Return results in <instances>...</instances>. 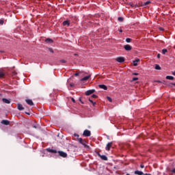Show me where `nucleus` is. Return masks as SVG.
Wrapping results in <instances>:
<instances>
[{"label":"nucleus","mask_w":175,"mask_h":175,"mask_svg":"<svg viewBox=\"0 0 175 175\" xmlns=\"http://www.w3.org/2000/svg\"><path fill=\"white\" fill-rule=\"evenodd\" d=\"M77 142L82 144V146H84V147H87V141L83 139V138H77Z\"/></svg>","instance_id":"f257e3e1"},{"label":"nucleus","mask_w":175,"mask_h":175,"mask_svg":"<svg viewBox=\"0 0 175 175\" xmlns=\"http://www.w3.org/2000/svg\"><path fill=\"white\" fill-rule=\"evenodd\" d=\"M83 135L85 136V137H90V136H91V131L86 129L83 131Z\"/></svg>","instance_id":"f03ea898"},{"label":"nucleus","mask_w":175,"mask_h":175,"mask_svg":"<svg viewBox=\"0 0 175 175\" xmlns=\"http://www.w3.org/2000/svg\"><path fill=\"white\" fill-rule=\"evenodd\" d=\"M96 154L103 161H107V157L106 155H102L99 152H96Z\"/></svg>","instance_id":"7ed1b4c3"},{"label":"nucleus","mask_w":175,"mask_h":175,"mask_svg":"<svg viewBox=\"0 0 175 175\" xmlns=\"http://www.w3.org/2000/svg\"><path fill=\"white\" fill-rule=\"evenodd\" d=\"M58 153L60 157H62V158H66V157H68V154H66V152L59 151Z\"/></svg>","instance_id":"20e7f679"},{"label":"nucleus","mask_w":175,"mask_h":175,"mask_svg":"<svg viewBox=\"0 0 175 175\" xmlns=\"http://www.w3.org/2000/svg\"><path fill=\"white\" fill-rule=\"evenodd\" d=\"M124 49L126 51H131V50H132V46L129 44H126L124 46Z\"/></svg>","instance_id":"39448f33"},{"label":"nucleus","mask_w":175,"mask_h":175,"mask_svg":"<svg viewBox=\"0 0 175 175\" xmlns=\"http://www.w3.org/2000/svg\"><path fill=\"white\" fill-rule=\"evenodd\" d=\"M117 62H120V64H122V62H125V59L123 57H119L116 58Z\"/></svg>","instance_id":"423d86ee"},{"label":"nucleus","mask_w":175,"mask_h":175,"mask_svg":"<svg viewBox=\"0 0 175 175\" xmlns=\"http://www.w3.org/2000/svg\"><path fill=\"white\" fill-rule=\"evenodd\" d=\"M113 146V142H109L107 144V146L105 148V150H107V151H110V148H111V146Z\"/></svg>","instance_id":"0eeeda50"},{"label":"nucleus","mask_w":175,"mask_h":175,"mask_svg":"<svg viewBox=\"0 0 175 175\" xmlns=\"http://www.w3.org/2000/svg\"><path fill=\"white\" fill-rule=\"evenodd\" d=\"M26 103L29 105V106H33V102L31 99H26L25 100Z\"/></svg>","instance_id":"6e6552de"},{"label":"nucleus","mask_w":175,"mask_h":175,"mask_svg":"<svg viewBox=\"0 0 175 175\" xmlns=\"http://www.w3.org/2000/svg\"><path fill=\"white\" fill-rule=\"evenodd\" d=\"M94 92H95V90H90L85 92V95H87L88 96L91 95L92 94H94Z\"/></svg>","instance_id":"1a4fd4ad"},{"label":"nucleus","mask_w":175,"mask_h":175,"mask_svg":"<svg viewBox=\"0 0 175 175\" xmlns=\"http://www.w3.org/2000/svg\"><path fill=\"white\" fill-rule=\"evenodd\" d=\"M46 151H48V152H51V154H57V150L47 148Z\"/></svg>","instance_id":"9d476101"},{"label":"nucleus","mask_w":175,"mask_h":175,"mask_svg":"<svg viewBox=\"0 0 175 175\" xmlns=\"http://www.w3.org/2000/svg\"><path fill=\"white\" fill-rule=\"evenodd\" d=\"M63 25L65 27L66 25H67V27H69V25H70V21H64L62 23Z\"/></svg>","instance_id":"9b49d317"},{"label":"nucleus","mask_w":175,"mask_h":175,"mask_svg":"<svg viewBox=\"0 0 175 175\" xmlns=\"http://www.w3.org/2000/svg\"><path fill=\"white\" fill-rule=\"evenodd\" d=\"M1 124H3V125H9L10 124V122L7 120H3L1 121Z\"/></svg>","instance_id":"f8f14e48"},{"label":"nucleus","mask_w":175,"mask_h":175,"mask_svg":"<svg viewBox=\"0 0 175 175\" xmlns=\"http://www.w3.org/2000/svg\"><path fill=\"white\" fill-rule=\"evenodd\" d=\"M98 87L99 88L105 90V91L107 90V86H106V85H99Z\"/></svg>","instance_id":"ddd939ff"},{"label":"nucleus","mask_w":175,"mask_h":175,"mask_svg":"<svg viewBox=\"0 0 175 175\" xmlns=\"http://www.w3.org/2000/svg\"><path fill=\"white\" fill-rule=\"evenodd\" d=\"M90 77H91L90 75L86 76V77L82 78L81 79V81H87V80H88V79H90Z\"/></svg>","instance_id":"4468645a"},{"label":"nucleus","mask_w":175,"mask_h":175,"mask_svg":"<svg viewBox=\"0 0 175 175\" xmlns=\"http://www.w3.org/2000/svg\"><path fill=\"white\" fill-rule=\"evenodd\" d=\"M140 62V59H137L135 60H134L133 62V66H137V62Z\"/></svg>","instance_id":"2eb2a0df"},{"label":"nucleus","mask_w":175,"mask_h":175,"mask_svg":"<svg viewBox=\"0 0 175 175\" xmlns=\"http://www.w3.org/2000/svg\"><path fill=\"white\" fill-rule=\"evenodd\" d=\"M150 3H151V1H146L145 3H142L141 5H142V6H147L148 5H150Z\"/></svg>","instance_id":"dca6fc26"},{"label":"nucleus","mask_w":175,"mask_h":175,"mask_svg":"<svg viewBox=\"0 0 175 175\" xmlns=\"http://www.w3.org/2000/svg\"><path fill=\"white\" fill-rule=\"evenodd\" d=\"M165 79L167 80H174V77L167 75V76H166Z\"/></svg>","instance_id":"f3484780"},{"label":"nucleus","mask_w":175,"mask_h":175,"mask_svg":"<svg viewBox=\"0 0 175 175\" xmlns=\"http://www.w3.org/2000/svg\"><path fill=\"white\" fill-rule=\"evenodd\" d=\"M17 107H18V110H20V111L24 110V108L23 107V105L21 104H18Z\"/></svg>","instance_id":"a211bd4d"},{"label":"nucleus","mask_w":175,"mask_h":175,"mask_svg":"<svg viewBox=\"0 0 175 175\" xmlns=\"http://www.w3.org/2000/svg\"><path fill=\"white\" fill-rule=\"evenodd\" d=\"M3 102L4 103H7L8 105H9V103H10V100L6 99V98H3Z\"/></svg>","instance_id":"6ab92c4d"},{"label":"nucleus","mask_w":175,"mask_h":175,"mask_svg":"<svg viewBox=\"0 0 175 175\" xmlns=\"http://www.w3.org/2000/svg\"><path fill=\"white\" fill-rule=\"evenodd\" d=\"M45 42H46V43H53V40L52 39H51V38H46V40H45Z\"/></svg>","instance_id":"aec40b11"},{"label":"nucleus","mask_w":175,"mask_h":175,"mask_svg":"<svg viewBox=\"0 0 175 175\" xmlns=\"http://www.w3.org/2000/svg\"><path fill=\"white\" fill-rule=\"evenodd\" d=\"M89 102L92 104L93 106H95L96 105V102H94L91 98H89Z\"/></svg>","instance_id":"412c9836"},{"label":"nucleus","mask_w":175,"mask_h":175,"mask_svg":"<svg viewBox=\"0 0 175 175\" xmlns=\"http://www.w3.org/2000/svg\"><path fill=\"white\" fill-rule=\"evenodd\" d=\"M154 69H156V70H161V66L158 64H156Z\"/></svg>","instance_id":"4be33fe9"},{"label":"nucleus","mask_w":175,"mask_h":175,"mask_svg":"<svg viewBox=\"0 0 175 175\" xmlns=\"http://www.w3.org/2000/svg\"><path fill=\"white\" fill-rule=\"evenodd\" d=\"M5 77V72L0 71V79Z\"/></svg>","instance_id":"5701e85b"},{"label":"nucleus","mask_w":175,"mask_h":175,"mask_svg":"<svg viewBox=\"0 0 175 175\" xmlns=\"http://www.w3.org/2000/svg\"><path fill=\"white\" fill-rule=\"evenodd\" d=\"M118 21L122 22V21H124V18H122V17H118Z\"/></svg>","instance_id":"b1692460"},{"label":"nucleus","mask_w":175,"mask_h":175,"mask_svg":"<svg viewBox=\"0 0 175 175\" xmlns=\"http://www.w3.org/2000/svg\"><path fill=\"white\" fill-rule=\"evenodd\" d=\"M131 41H132V39H131V38H126V42L127 43H131Z\"/></svg>","instance_id":"393cba45"},{"label":"nucleus","mask_w":175,"mask_h":175,"mask_svg":"<svg viewBox=\"0 0 175 175\" xmlns=\"http://www.w3.org/2000/svg\"><path fill=\"white\" fill-rule=\"evenodd\" d=\"M167 53V49H163L162 50V54H166Z\"/></svg>","instance_id":"a878e982"},{"label":"nucleus","mask_w":175,"mask_h":175,"mask_svg":"<svg viewBox=\"0 0 175 175\" xmlns=\"http://www.w3.org/2000/svg\"><path fill=\"white\" fill-rule=\"evenodd\" d=\"M49 51H50V53H54V50H53V49L51 48H48Z\"/></svg>","instance_id":"bb28decb"},{"label":"nucleus","mask_w":175,"mask_h":175,"mask_svg":"<svg viewBox=\"0 0 175 175\" xmlns=\"http://www.w3.org/2000/svg\"><path fill=\"white\" fill-rule=\"evenodd\" d=\"M60 62H62V64H66V61L65 59H61Z\"/></svg>","instance_id":"cd10ccee"},{"label":"nucleus","mask_w":175,"mask_h":175,"mask_svg":"<svg viewBox=\"0 0 175 175\" xmlns=\"http://www.w3.org/2000/svg\"><path fill=\"white\" fill-rule=\"evenodd\" d=\"M3 23H4L3 20L0 19V25H3Z\"/></svg>","instance_id":"c85d7f7f"},{"label":"nucleus","mask_w":175,"mask_h":175,"mask_svg":"<svg viewBox=\"0 0 175 175\" xmlns=\"http://www.w3.org/2000/svg\"><path fill=\"white\" fill-rule=\"evenodd\" d=\"M137 80H139V78L137 77L133 78V81H137Z\"/></svg>","instance_id":"c756f323"},{"label":"nucleus","mask_w":175,"mask_h":175,"mask_svg":"<svg viewBox=\"0 0 175 175\" xmlns=\"http://www.w3.org/2000/svg\"><path fill=\"white\" fill-rule=\"evenodd\" d=\"M107 100H109V102H112L111 98L107 96Z\"/></svg>","instance_id":"7c9ffc66"},{"label":"nucleus","mask_w":175,"mask_h":175,"mask_svg":"<svg viewBox=\"0 0 175 175\" xmlns=\"http://www.w3.org/2000/svg\"><path fill=\"white\" fill-rule=\"evenodd\" d=\"M92 98H94L96 99V98H98V96H96V94H93L92 96Z\"/></svg>","instance_id":"2f4dec72"},{"label":"nucleus","mask_w":175,"mask_h":175,"mask_svg":"<svg viewBox=\"0 0 175 175\" xmlns=\"http://www.w3.org/2000/svg\"><path fill=\"white\" fill-rule=\"evenodd\" d=\"M74 136L75 137H77V139H79V135H78V134H74Z\"/></svg>","instance_id":"473e14b6"},{"label":"nucleus","mask_w":175,"mask_h":175,"mask_svg":"<svg viewBox=\"0 0 175 175\" xmlns=\"http://www.w3.org/2000/svg\"><path fill=\"white\" fill-rule=\"evenodd\" d=\"M71 100L72 102H73V103H76V100H75V98H72Z\"/></svg>","instance_id":"72a5a7b5"},{"label":"nucleus","mask_w":175,"mask_h":175,"mask_svg":"<svg viewBox=\"0 0 175 175\" xmlns=\"http://www.w3.org/2000/svg\"><path fill=\"white\" fill-rule=\"evenodd\" d=\"M80 73H81V72H76L75 74V76H79V75H80Z\"/></svg>","instance_id":"f704fd0d"},{"label":"nucleus","mask_w":175,"mask_h":175,"mask_svg":"<svg viewBox=\"0 0 175 175\" xmlns=\"http://www.w3.org/2000/svg\"><path fill=\"white\" fill-rule=\"evenodd\" d=\"M79 102H81V103H82V105H84V102H83V101L81 100V98H79Z\"/></svg>","instance_id":"c9c22d12"},{"label":"nucleus","mask_w":175,"mask_h":175,"mask_svg":"<svg viewBox=\"0 0 175 175\" xmlns=\"http://www.w3.org/2000/svg\"><path fill=\"white\" fill-rule=\"evenodd\" d=\"M133 76H137V75H139V73H137V72H134V73H133Z\"/></svg>","instance_id":"e433bc0d"},{"label":"nucleus","mask_w":175,"mask_h":175,"mask_svg":"<svg viewBox=\"0 0 175 175\" xmlns=\"http://www.w3.org/2000/svg\"><path fill=\"white\" fill-rule=\"evenodd\" d=\"M144 167V165L141 164V165H140V168H141V169H143Z\"/></svg>","instance_id":"4c0bfd02"},{"label":"nucleus","mask_w":175,"mask_h":175,"mask_svg":"<svg viewBox=\"0 0 175 175\" xmlns=\"http://www.w3.org/2000/svg\"><path fill=\"white\" fill-rule=\"evenodd\" d=\"M170 85H174V86H175V83H170Z\"/></svg>","instance_id":"58836bf2"},{"label":"nucleus","mask_w":175,"mask_h":175,"mask_svg":"<svg viewBox=\"0 0 175 175\" xmlns=\"http://www.w3.org/2000/svg\"><path fill=\"white\" fill-rule=\"evenodd\" d=\"M157 58H161V54H157Z\"/></svg>","instance_id":"ea45409f"},{"label":"nucleus","mask_w":175,"mask_h":175,"mask_svg":"<svg viewBox=\"0 0 175 175\" xmlns=\"http://www.w3.org/2000/svg\"><path fill=\"white\" fill-rule=\"evenodd\" d=\"M70 87H75V84H73V83H70Z\"/></svg>","instance_id":"a19ab883"},{"label":"nucleus","mask_w":175,"mask_h":175,"mask_svg":"<svg viewBox=\"0 0 175 175\" xmlns=\"http://www.w3.org/2000/svg\"><path fill=\"white\" fill-rule=\"evenodd\" d=\"M13 75H14V76H16V75H17V72H13Z\"/></svg>","instance_id":"79ce46f5"},{"label":"nucleus","mask_w":175,"mask_h":175,"mask_svg":"<svg viewBox=\"0 0 175 175\" xmlns=\"http://www.w3.org/2000/svg\"><path fill=\"white\" fill-rule=\"evenodd\" d=\"M25 114H27L28 116H30V113H29V112H25Z\"/></svg>","instance_id":"37998d69"},{"label":"nucleus","mask_w":175,"mask_h":175,"mask_svg":"<svg viewBox=\"0 0 175 175\" xmlns=\"http://www.w3.org/2000/svg\"><path fill=\"white\" fill-rule=\"evenodd\" d=\"M131 6L132 8H133V7L135 6V4L132 3V4H131Z\"/></svg>","instance_id":"c03bdc74"},{"label":"nucleus","mask_w":175,"mask_h":175,"mask_svg":"<svg viewBox=\"0 0 175 175\" xmlns=\"http://www.w3.org/2000/svg\"><path fill=\"white\" fill-rule=\"evenodd\" d=\"M172 75H173V76H175V71L172 72Z\"/></svg>","instance_id":"a18cd8bd"},{"label":"nucleus","mask_w":175,"mask_h":175,"mask_svg":"<svg viewBox=\"0 0 175 175\" xmlns=\"http://www.w3.org/2000/svg\"><path fill=\"white\" fill-rule=\"evenodd\" d=\"M33 128H35V129H36V126H33Z\"/></svg>","instance_id":"49530a36"},{"label":"nucleus","mask_w":175,"mask_h":175,"mask_svg":"<svg viewBox=\"0 0 175 175\" xmlns=\"http://www.w3.org/2000/svg\"><path fill=\"white\" fill-rule=\"evenodd\" d=\"M160 31H163V28H160Z\"/></svg>","instance_id":"de8ad7c7"},{"label":"nucleus","mask_w":175,"mask_h":175,"mask_svg":"<svg viewBox=\"0 0 175 175\" xmlns=\"http://www.w3.org/2000/svg\"><path fill=\"white\" fill-rule=\"evenodd\" d=\"M119 32H122V29L119 30Z\"/></svg>","instance_id":"09e8293b"},{"label":"nucleus","mask_w":175,"mask_h":175,"mask_svg":"<svg viewBox=\"0 0 175 175\" xmlns=\"http://www.w3.org/2000/svg\"><path fill=\"white\" fill-rule=\"evenodd\" d=\"M0 53H4L3 51H0Z\"/></svg>","instance_id":"8fccbe9b"},{"label":"nucleus","mask_w":175,"mask_h":175,"mask_svg":"<svg viewBox=\"0 0 175 175\" xmlns=\"http://www.w3.org/2000/svg\"><path fill=\"white\" fill-rule=\"evenodd\" d=\"M157 83H161L159 81H157Z\"/></svg>","instance_id":"3c124183"}]
</instances>
